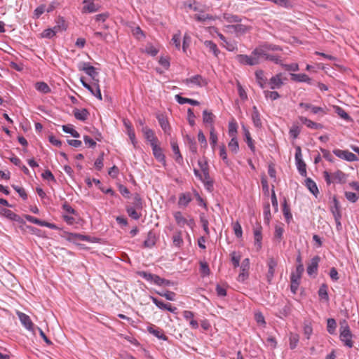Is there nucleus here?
I'll list each match as a JSON object with an SVG mask.
<instances>
[{"instance_id":"nucleus-40","label":"nucleus","mask_w":359,"mask_h":359,"mask_svg":"<svg viewBox=\"0 0 359 359\" xmlns=\"http://www.w3.org/2000/svg\"><path fill=\"white\" fill-rule=\"evenodd\" d=\"M35 88L39 92L44 93V94L48 93L51 90L50 88L48 86V85L43 81L36 82L35 83Z\"/></svg>"},{"instance_id":"nucleus-12","label":"nucleus","mask_w":359,"mask_h":359,"mask_svg":"<svg viewBox=\"0 0 359 359\" xmlns=\"http://www.w3.org/2000/svg\"><path fill=\"white\" fill-rule=\"evenodd\" d=\"M152 302L160 309L161 310H167L171 313H175L177 309L170 304H165L163 302L158 300L157 298L151 297H150Z\"/></svg>"},{"instance_id":"nucleus-14","label":"nucleus","mask_w":359,"mask_h":359,"mask_svg":"<svg viewBox=\"0 0 359 359\" xmlns=\"http://www.w3.org/2000/svg\"><path fill=\"white\" fill-rule=\"evenodd\" d=\"M147 331L159 339L163 341L168 340V337L165 335L163 330L159 327H156L155 325H151L148 326Z\"/></svg>"},{"instance_id":"nucleus-64","label":"nucleus","mask_w":359,"mask_h":359,"mask_svg":"<svg viewBox=\"0 0 359 359\" xmlns=\"http://www.w3.org/2000/svg\"><path fill=\"white\" fill-rule=\"evenodd\" d=\"M233 229L234 233L237 238H241L243 236V230L241 224L238 222H236L233 224Z\"/></svg>"},{"instance_id":"nucleus-23","label":"nucleus","mask_w":359,"mask_h":359,"mask_svg":"<svg viewBox=\"0 0 359 359\" xmlns=\"http://www.w3.org/2000/svg\"><path fill=\"white\" fill-rule=\"evenodd\" d=\"M228 27L229 29H233L236 33L240 34H245L246 32L250 31L251 29L250 27L243 25V24H241L240 22H238V24H236V25H229Z\"/></svg>"},{"instance_id":"nucleus-59","label":"nucleus","mask_w":359,"mask_h":359,"mask_svg":"<svg viewBox=\"0 0 359 359\" xmlns=\"http://www.w3.org/2000/svg\"><path fill=\"white\" fill-rule=\"evenodd\" d=\"M133 208H135L137 210H140L142 208V199L139 194H135L133 198V205H130Z\"/></svg>"},{"instance_id":"nucleus-22","label":"nucleus","mask_w":359,"mask_h":359,"mask_svg":"<svg viewBox=\"0 0 359 359\" xmlns=\"http://www.w3.org/2000/svg\"><path fill=\"white\" fill-rule=\"evenodd\" d=\"M151 148L154 157L159 161V162H165V155L163 154V151L162 149L158 146V144H154V143L151 144Z\"/></svg>"},{"instance_id":"nucleus-28","label":"nucleus","mask_w":359,"mask_h":359,"mask_svg":"<svg viewBox=\"0 0 359 359\" xmlns=\"http://www.w3.org/2000/svg\"><path fill=\"white\" fill-rule=\"evenodd\" d=\"M299 119L302 123L305 124L308 128L311 129H321L323 127L322 124L313 122L304 116H299Z\"/></svg>"},{"instance_id":"nucleus-62","label":"nucleus","mask_w":359,"mask_h":359,"mask_svg":"<svg viewBox=\"0 0 359 359\" xmlns=\"http://www.w3.org/2000/svg\"><path fill=\"white\" fill-rule=\"evenodd\" d=\"M46 11V6L41 4L34 11V18H39L44 12Z\"/></svg>"},{"instance_id":"nucleus-53","label":"nucleus","mask_w":359,"mask_h":359,"mask_svg":"<svg viewBox=\"0 0 359 359\" xmlns=\"http://www.w3.org/2000/svg\"><path fill=\"white\" fill-rule=\"evenodd\" d=\"M264 96L266 99H271V100H276L280 97V94L275 90L269 91L264 90Z\"/></svg>"},{"instance_id":"nucleus-1","label":"nucleus","mask_w":359,"mask_h":359,"mask_svg":"<svg viewBox=\"0 0 359 359\" xmlns=\"http://www.w3.org/2000/svg\"><path fill=\"white\" fill-rule=\"evenodd\" d=\"M340 340L344 344V345L348 348H351L353 346L352 341L353 334L350 330L349 326L346 320L340 323Z\"/></svg>"},{"instance_id":"nucleus-2","label":"nucleus","mask_w":359,"mask_h":359,"mask_svg":"<svg viewBox=\"0 0 359 359\" xmlns=\"http://www.w3.org/2000/svg\"><path fill=\"white\" fill-rule=\"evenodd\" d=\"M236 59L240 64L243 65L255 66L261 62V55H255L254 50L252 51L251 55H237Z\"/></svg>"},{"instance_id":"nucleus-3","label":"nucleus","mask_w":359,"mask_h":359,"mask_svg":"<svg viewBox=\"0 0 359 359\" xmlns=\"http://www.w3.org/2000/svg\"><path fill=\"white\" fill-rule=\"evenodd\" d=\"M173 217L177 224L180 227H183L184 225H187L191 229H193L195 226V221L194 218L189 215H188L187 217H185L183 216L181 212L176 211L173 213Z\"/></svg>"},{"instance_id":"nucleus-37","label":"nucleus","mask_w":359,"mask_h":359,"mask_svg":"<svg viewBox=\"0 0 359 359\" xmlns=\"http://www.w3.org/2000/svg\"><path fill=\"white\" fill-rule=\"evenodd\" d=\"M223 19L229 23H238L242 21V18L237 15H233L231 13H224Z\"/></svg>"},{"instance_id":"nucleus-24","label":"nucleus","mask_w":359,"mask_h":359,"mask_svg":"<svg viewBox=\"0 0 359 359\" xmlns=\"http://www.w3.org/2000/svg\"><path fill=\"white\" fill-rule=\"evenodd\" d=\"M183 317L189 321V325L193 329H197L198 327V323L194 319V313L191 311H184Z\"/></svg>"},{"instance_id":"nucleus-4","label":"nucleus","mask_w":359,"mask_h":359,"mask_svg":"<svg viewBox=\"0 0 359 359\" xmlns=\"http://www.w3.org/2000/svg\"><path fill=\"white\" fill-rule=\"evenodd\" d=\"M282 50L280 46L263 42L254 49V54L262 55H265V53H268L269 51H280Z\"/></svg>"},{"instance_id":"nucleus-20","label":"nucleus","mask_w":359,"mask_h":359,"mask_svg":"<svg viewBox=\"0 0 359 359\" xmlns=\"http://www.w3.org/2000/svg\"><path fill=\"white\" fill-rule=\"evenodd\" d=\"M267 264H268L269 270H268V273L266 274V278H267L268 282L270 283L273 278L274 273H275V269L277 266V262L273 258H270L268 260Z\"/></svg>"},{"instance_id":"nucleus-47","label":"nucleus","mask_w":359,"mask_h":359,"mask_svg":"<svg viewBox=\"0 0 359 359\" xmlns=\"http://www.w3.org/2000/svg\"><path fill=\"white\" fill-rule=\"evenodd\" d=\"M137 210H138L137 208H133L131 206H127L126 208V211L128 215L135 220L139 219L141 215L140 213L137 212Z\"/></svg>"},{"instance_id":"nucleus-39","label":"nucleus","mask_w":359,"mask_h":359,"mask_svg":"<svg viewBox=\"0 0 359 359\" xmlns=\"http://www.w3.org/2000/svg\"><path fill=\"white\" fill-rule=\"evenodd\" d=\"M171 147H172V151H173L174 154L175 155V161L178 163H182V161H183L182 156L180 154L177 143L175 141H171Z\"/></svg>"},{"instance_id":"nucleus-57","label":"nucleus","mask_w":359,"mask_h":359,"mask_svg":"<svg viewBox=\"0 0 359 359\" xmlns=\"http://www.w3.org/2000/svg\"><path fill=\"white\" fill-rule=\"evenodd\" d=\"M271 218V214L270 210V205L269 203L266 204L264 208V220L266 224H269Z\"/></svg>"},{"instance_id":"nucleus-48","label":"nucleus","mask_w":359,"mask_h":359,"mask_svg":"<svg viewBox=\"0 0 359 359\" xmlns=\"http://www.w3.org/2000/svg\"><path fill=\"white\" fill-rule=\"evenodd\" d=\"M336 327H337L336 320L334 318H328L327 322V332L330 334H333L335 333Z\"/></svg>"},{"instance_id":"nucleus-51","label":"nucleus","mask_w":359,"mask_h":359,"mask_svg":"<svg viewBox=\"0 0 359 359\" xmlns=\"http://www.w3.org/2000/svg\"><path fill=\"white\" fill-rule=\"evenodd\" d=\"M238 125L235 121L229 123V135L231 137H236Z\"/></svg>"},{"instance_id":"nucleus-56","label":"nucleus","mask_w":359,"mask_h":359,"mask_svg":"<svg viewBox=\"0 0 359 359\" xmlns=\"http://www.w3.org/2000/svg\"><path fill=\"white\" fill-rule=\"evenodd\" d=\"M318 295L321 299L328 300L329 296L327 293V287L326 285L323 284L318 290Z\"/></svg>"},{"instance_id":"nucleus-7","label":"nucleus","mask_w":359,"mask_h":359,"mask_svg":"<svg viewBox=\"0 0 359 359\" xmlns=\"http://www.w3.org/2000/svg\"><path fill=\"white\" fill-rule=\"evenodd\" d=\"M139 276L142 278L145 279L147 281L154 283L158 286H163V279L160 276L156 274H152L151 273L147 271H140L138 273Z\"/></svg>"},{"instance_id":"nucleus-27","label":"nucleus","mask_w":359,"mask_h":359,"mask_svg":"<svg viewBox=\"0 0 359 359\" xmlns=\"http://www.w3.org/2000/svg\"><path fill=\"white\" fill-rule=\"evenodd\" d=\"M73 113H74V117L77 120H79L81 121H85L89 116L88 111L85 108H83L82 109H74L73 111Z\"/></svg>"},{"instance_id":"nucleus-29","label":"nucleus","mask_w":359,"mask_h":359,"mask_svg":"<svg viewBox=\"0 0 359 359\" xmlns=\"http://www.w3.org/2000/svg\"><path fill=\"white\" fill-rule=\"evenodd\" d=\"M203 43L205 48H208L209 51L214 55V56L218 57L220 53V50L218 49L215 43L210 40H206Z\"/></svg>"},{"instance_id":"nucleus-42","label":"nucleus","mask_w":359,"mask_h":359,"mask_svg":"<svg viewBox=\"0 0 359 359\" xmlns=\"http://www.w3.org/2000/svg\"><path fill=\"white\" fill-rule=\"evenodd\" d=\"M346 198L351 203H355L359 199V193L346 190L344 192Z\"/></svg>"},{"instance_id":"nucleus-31","label":"nucleus","mask_w":359,"mask_h":359,"mask_svg":"<svg viewBox=\"0 0 359 359\" xmlns=\"http://www.w3.org/2000/svg\"><path fill=\"white\" fill-rule=\"evenodd\" d=\"M254 237H255V244L259 249L262 247V226H257L253 229Z\"/></svg>"},{"instance_id":"nucleus-19","label":"nucleus","mask_w":359,"mask_h":359,"mask_svg":"<svg viewBox=\"0 0 359 359\" xmlns=\"http://www.w3.org/2000/svg\"><path fill=\"white\" fill-rule=\"evenodd\" d=\"M156 118L164 133L170 135V126L168 119L162 114L158 115Z\"/></svg>"},{"instance_id":"nucleus-38","label":"nucleus","mask_w":359,"mask_h":359,"mask_svg":"<svg viewBox=\"0 0 359 359\" xmlns=\"http://www.w3.org/2000/svg\"><path fill=\"white\" fill-rule=\"evenodd\" d=\"M67 239L69 241H90V237L88 236H85V235H82L80 233H69Z\"/></svg>"},{"instance_id":"nucleus-30","label":"nucleus","mask_w":359,"mask_h":359,"mask_svg":"<svg viewBox=\"0 0 359 359\" xmlns=\"http://www.w3.org/2000/svg\"><path fill=\"white\" fill-rule=\"evenodd\" d=\"M291 79L296 82L311 83V79L306 74H290Z\"/></svg>"},{"instance_id":"nucleus-16","label":"nucleus","mask_w":359,"mask_h":359,"mask_svg":"<svg viewBox=\"0 0 359 359\" xmlns=\"http://www.w3.org/2000/svg\"><path fill=\"white\" fill-rule=\"evenodd\" d=\"M184 82L187 86L195 85L199 87L203 86L205 83L203 78L199 74L187 79Z\"/></svg>"},{"instance_id":"nucleus-60","label":"nucleus","mask_w":359,"mask_h":359,"mask_svg":"<svg viewBox=\"0 0 359 359\" xmlns=\"http://www.w3.org/2000/svg\"><path fill=\"white\" fill-rule=\"evenodd\" d=\"M160 296L165 297L166 299L170 301H174L175 298V293L172 291H165V292H157Z\"/></svg>"},{"instance_id":"nucleus-25","label":"nucleus","mask_w":359,"mask_h":359,"mask_svg":"<svg viewBox=\"0 0 359 359\" xmlns=\"http://www.w3.org/2000/svg\"><path fill=\"white\" fill-rule=\"evenodd\" d=\"M56 25L52 27L55 32L58 33L62 31H65L67 28V25L65 22V20L63 17L59 16L56 21Z\"/></svg>"},{"instance_id":"nucleus-32","label":"nucleus","mask_w":359,"mask_h":359,"mask_svg":"<svg viewBox=\"0 0 359 359\" xmlns=\"http://www.w3.org/2000/svg\"><path fill=\"white\" fill-rule=\"evenodd\" d=\"M175 98V100L180 104H191L193 106H198L200 104L199 102L196 100H193V99H190V98H187V97H183L180 95H176Z\"/></svg>"},{"instance_id":"nucleus-11","label":"nucleus","mask_w":359,"mask_h":359,"mask_svg":"<svg viewBox=\"0 0 359 359\" xmlns=\"http://www.w3.org/2000/svg\"><path fill=\"white\" fill-rule=\"evenodd\" d=\"M17 316L19 318V320L22 325L29 331H34V324L30 318V317L21 312V311H17L16 312Z\"/></svg>"},{"instance_id":"nucleus-33","label":"nucleus","mask_w":359,"mask_h":359,"mask_svg":"<svg viewBox=\"0 0 359 359\" xmlns=\"http://www.w3.org/2000/svg\"><path fill=\"white\" fill-rule=\"evenodd\" d=\"M191 201V195L189 192L182 193L180 194L178 201L179 206L186 207Z\"/></svg>"},{"instance_id":"nucleus-52","label":"nucleus","mask_w":359,"mask_h":359,"mask_svg":"<svg viewBox=\"0 0 359 359\" xmlns=\"http://www.w3.org/2000/svg\"><path fill=\"white\" fill-rule=\"evenodd\" d=\"M284 233V229L281 225H276L275 226V232H274V238L278 242L283 238V235Z\"/></svg>"},{"instance_id":"nucleus-35","label":"nucleus","mask_w":359,"mask_h":359,"mask_svg":"<svg viewBox=\"0 0 359 359\" xmlns=\"http://www.w3.org/2000/svg\"><path fill=\"white\" fill-rule=\"evenodd\" d=\"M214 118L215 116L211 111H208L207 109H205L203 111V121L205 124H208L212 126H213V122H214Z\"/></svg>"},{"instance_id":"nucleus-50","label":"nucleus","mask_w":359,"mask_h":359,"mask_svg":"<svg viewBox=\"0 0 359 359\" xmlns=\"http://www.w3.org/2000/svg\"><path fill=\"white\" fill-rule=\"evenodd\" d=\"M299 340V337L297 334L291 333L290 335L289 341H290V348L291 349H294Z\"/></svg>"},{"instance_id":"nucleus-44","label":"nucleus","mask_w":359,"mask_h":359,"mask_svg":"<svg viewBox=\"0 0 359 359\" xmlns=\"http://www.w3.org/2000/svg\"><path fill=\"white\" fill-rule=\"evenodd\" d=\"M334 109L335 113H337L341 118L346 121L351 120V116L341 107L334 106Z\"/></svg>"},{"instance_id":"nucleus-5","label":"nucleus","mask_w":359,"mask_h":359,"mask_svg":"<svg viewBox=\"0 0 359 359\" xmlns=\"http://www.w3.org/2000/svg\"><path fill=\"white\" fill-rule=\"evenodd\" d=\"M294 157H295V163H296L297 168L299 172L301 174L302 176H306V165L303 160L302 149L299 146H297L295 147V156Z\"/></svg>"},{"instance_id":"nucleus-9","label":"nucleus","mask_w":359,"mask_h":359,"mask_svg":"<svg viewBox=\"0 0 359 359\" xmlns=\"http://www.w3.org/2000/svg\"><path fill=\"white\" fill-rule=\"evenodd\" d=\"M78 68L80 71H83L87 75L91 77L93 80L97 76L98 73L96 72L95 68L92 66L89 62H81Z\"/></svg>"},{"instance_id":"nucleus-49","label":"nucleus","mask_w":359,"mask_h":359,"mask_svg":"<svg viewBox=\"0 0 359 359\" xmlns=\"http://www.w3.org/2000/svg\"><path fill=\"white\" fill-rule=\"evenodd\" d=\"M283 212L286 222L287 223H290V220L292 219V213L290 212V209L289 206L287 205V202L285 201L283 206Z\"/></svg>"},{"instance_id":"nucleus-34","label":"nucleus","mask_w":359,"mask_h":359,"mask_svg":"<svg viewBox=\"0 0 359 359\" xmlns=\"http://www.w3.org/2000/svg\"><path fill=\"white\" fill-rule=\"evenodd\" d=\"M262 58H263L264 60L271 61L281 66L283 65L280 57L278 55H271L268 53H265V55H261V59Z\"/></svg>"},{"instance_id":"nucleus-61","label":"nucleus","mask_w":359,"mask_h":359,"mask_svg":"<svg viewBox=\"0 0 359 359\" xmlns=\"http://www.w3.org/2000/svg\"><path fill=\"white\" fill-rule=\"evenodd\" d=\"M224 48L230 52L236 51L238 49L237 43L234 41H226L224 43Z\"/></svg>"},{"instance_id":"nucleus-36","label":"nucleus","mask_w":359,"mask_h":359,"mask_svg":"<svg viewBox=\"0 0 359 359\" xmlns=\"http://www.w3.org/2000/svg\"><path fill=\"white\" fill-rule=\"evenodd\" d=\"M242 128L243 130V132H244V136L245 137V142L248 144V146L250 147V149L254 151H255V146L253 144V140L250 136V133L248 130V129L247 128V127L245 126V125H243L242 126Z\"/></svg>"},{"instance_id":"nucleus-43","label":"nucleus","mask_w":359,"mask_h":359,"mask_svg":"<svg viewBox=\"0 0 359 359\" xmlns=\"http://www.w3.org/2000/svg\"><path fill=\"white\" fill-rule=\"evenodd\" d=\"M155 243V236L151 232H149L147 239L144 241V247L147 248H151L154 246Z\"/></svg>"},{"instance_id":"nucleus-58","label":"nucleus","mask_w":359,"mask_h":359,"mask_svg":"<svg viewBox=\"0 0 359 359\" xmlns=\"http://www.w3.org/2000/svg\"><path fill=\"white\" fill-rule=\"evenodd\" d=\"M252 120L255 127H256L257 128H259L262 127V121L260 118L259 113H257V114L252 113Z\"/></svg>"},{"instance_id":"nucleus-21","label":"nucleus","mask_w":359,"mask_h":359,"mask_svg":"<svg viewBox=\"0 0 359 359\" xmlns=\"http://www.w3.org/2000/svg\"><path fill=\"white\" fill-rule=\"evenodd\" d=\"M255 79L257 84L261 88H264L267 83V79L264 76V72L262 69L255 72Z\"/></svg>"},{"instance_id":"nucleus-17","label":"nucleus","mask_w":359,"mask_h":359,"mask_svg":"<svg viewBox=\"0 0 359 359\" xmlns=\"http://www.w3.org/2000/svg\"><path fill=\"white\" fill-rule=\"evenodd\" d=\"M319 262L320 257L318 256H315L311 259L306 269L307 273L309 276H312L313 274L317 273Z\"/></svg>"},{"instance_id":"nucleus-45","label":"nucleus","mask_w":359,"mask_h":359,"mask_svg":"<svg viewBox=\"0 0 359 359\" xmlns=\"http://www.w3.org/2000/svg\"><path fill=\"white\" fill-rule=\"evenodd\" d=\"M144 51L147 55L154 57L158 54L159 50L156 47L154 46L151 43H147L144 48Z\"/></svg>"},{"instance_id":"nucleus-18","label":"nucleus","mask_w":359,"mask_h":359,"mask_svg":"<svg viewBox=\"0 0 359 359\" xmlns=\"http://www.w3.org/2000/svg\"><path fill=\"white\" fill-rule=\"evenodd\" d=\"M142 132L144 133L145 139L149 142L150 145L154 143L156 144L158 142V139L155 136L154 131L151 129L148 128L147 127H144L142 128Z\"/></svg>"},{"instance_id":"nucleus-55","label":"nucleus","mask_w":359,"mask_h":359,"mask_svg":"<svg viewBox=\"0 0 359 359\" xmlns=\"http://www.w3.org/2000/svg\"><path fill=\"white\" fill-rule=\"evenodd\" d=\"M172 242L175 246L180 247L183 243L181 231L177 232L172 236Z\"/></svg>"},{"instance_id":"nucleus-8","label":"nucleus","mask_w":359,"mask_h":359,"mask_svg":"<svg viewBox=\"0 0 359 359\" xmlns=\"http://www.w3.org/2000/svg\"><path fill=\"white\" fill-rule=\"evenodd\" d=\"M80 81H81L82 86L85 88H86L88 90H89L93 95L96 97L100 100H102V94L100 92V86L97 83H95L94 87H93L92 86L88 84L87 82H86L83 77H81L80 79Z\"/></svg>"},{"instance_id":"nucleus-26","label":"nucleus","mask_w":359,"mask_h":359,"mask_svg":"<svg viewBox=\"0 0 359 359\" xmlns=\"http://www.w3.org/2000/svg\"><path fill=\"white\" fill-rule=\"evenodd\" d=\"M123 124L127 130V134H128L130 140H131L132 144L134 146H135V144H137V141L135 140V134L134 130L132 127L130 122L129 121L124 120Z\"/></svg>"},{"instance_id":"nucleus-63","label":"nucleus","mask_w":359,"mask_h":359,"mask_svg":"<svg viewBox=\"0 0 359 359\" xmlns=\"http://www.w3.org/2000/svg\"><path fill=\"white\" fill-rule=\"evenodd\" d=\"M320 151L323 154V158H325L327 161L334 162L335 158L328 150L320 148Z\"/></svg>"},{"instance_id":"nucleus-6","label":"nucleus","mask_w":359,"mask_h":359,"mask_svg":"<svg viewBox=\"0 0 359 359\" xmlns=\"http://www.w3.org/2000/svg\"><path fill=\"white\" fill-rule=\"evenodd\" d=\"M333 154L339 158L346 160L348 162H353L358 160L357 156L348 150H341L336 149L333 150Z\"/></svg>"},{"instance_id":"nucleus-41","label":"nucleus","mask_w":359,"mask_h":359,"mask_svg":"<svg viewBox=\"0 0 359 359\" xmlns=\"http://www.w3.org/2000/svg\"><path fill=\"white\" fill-rule=\"evenodd\" d=\"M304 184L311 193L316 197L319 191L315 181H304Z\"/></svg>"},{"instance_id":"nucleus-13","label":"nucleus","mask_w":359,"mask_h":359,"mask_svg":"<svg viewBox=\"0 0 359 359\" xmlns=\"http://www.w3.org/2000/svg\"><path fill=\"white\" fill-rule=\"evenodd\" d=\"M331 212L334 216L337 225L341 226L340 219L341 217V214L340 212V205L339 202L336 197H334L333 198V206L331 208Z\"/></svg>"},{"instance_id":"nucleus-15","label":"nucleus","mask_w":359,"mask_h":359,"mask_svg":"<svg viewBox=\"0 0 359 359\" xmlns=\"http://www.w3.org/2000/svg\"><path fill=\"white\" fill-rule=\"evenodd\" d=\"M83 4H84L82 10L83 13H95L100 8V6L98 4H95L93 1L83 0Z\"/></svg>"},{"instance_id":"nucleus-10","label":"nucleus","mask_w":359,"mask_h":359,"mask_svg":"<svg viewBox=\"0 0 359 359\" xmlns=\"http://www.w3.org/2000/svg\"><path fill=\"white\" fill-rule=\"evenodd\" d=\"M268 84L271 90L280 88L284 84V81L283 80V74L278 73L273 76L269 80Z\"/></svg>"},{"instance_id":"nucleus-46","label":"nucleus","mask_w":359,"mask_h":359,"mask_svg":"<svg viewBox=\"0 0 359 359\" xmlns=\"http://www.w3.org/2000/svg\"><path fill=\"white\" fill-rule=\"evenodd\" d=\"M228 147L229 149L234 154H237L239 149L238 142L236 137H231L229 142Z\"/></svg>"},{"instance_id":"nucleus-54","label":"nucleus","mask_w":359,"mask_h":359,"mask_svg":"<svg viewBox=\"0 0 359 359\" xmlns=\"http://www.w3.org/2000/svg\"><path fill=\"white\" fill-rule=\"evenodd\" d=\"M217 142V135L215 133L214 126H212L210 132V144L212 146V149H214Z\"/></svg>"}]
</instances>
